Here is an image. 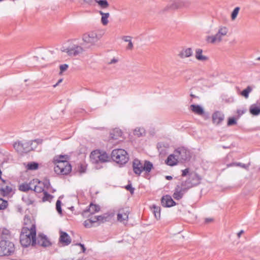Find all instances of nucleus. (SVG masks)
Segmentation results:
<instances>
[{
    "mask_svg": "<svg viewBox=\"0 0 260 260\" xmlns=\"http://www.w3.org/2000/svg\"><path fill=\"white\" fill-rule=\"evenodd\" d=\"M1 237L2 240L8 239L10 236V232L6 228H1L0 230Z\"/></svg>",
    "mask_w": 260,
    "mask_h": 260,
    "instance_id": "27",
    "label": "nucleus"
},
{
    "mask_svg": "<svg viewBox=\"0 0 260 260\" xmlns=\"http://www.w3.org/2000/svg\"><path fill=\"white\" fill-rule=\"evenodd\" d=\"M31 183H29V184L27 183H23L21 184L19 187V189L22 191H27L29 190H32V187H31Z\"/></svg>",
    "mask_w": 260,
    "mask_h": 260,
    "instance_id": "32",
    "label": "nucleus"
},
{
    "mask_svg": "<svg viewBox=\"0 0 260 260\" xmlns=\"http://www.w3.org/2000/svg\"><path fill=\"white\" fill-rule=\"evenodd\" d=\"M80 172L81 173H84L85 172V169L84 167L81 166L80 169Z\"/></svg>",
    "mask_w": 260,
    "mask_h": 260,
    "instance_id": "55",
    "label": "nucleus"
},
{
    "mask_svg": "<svg viewBox=\"0 0 260 260\" xmlns=\"http://www.w3.org/2000/svg\"><path fill=\"white\" fill-rule=\"evenodd\" d=\"M2 182L0 183L1 186V191L3 193V197L10 195L13 192L14 189V186L8 180H5L1 179Z\"/></svg>",
    "mask_w": 260,
    "mask_h": 260,
    "instance_id": "10",
    "label": "nucleus"
},
{
    "mask_svg": "<svg viewBox=\"0 0 260 260\" xmlns=\"http://www.w3.org/2000/svg\"><path fill=\"white\" fill-rule=\"evenodd\" d=\"M67 155H60L54 158V172L58 175H66L72 170V167L67 159Z\"/></svg>",
    "mask_w": 260,
    "mask_h": 260,
    "instance_id": "2",
    "label": "nucleus"
},
{
    "mask_svg": "<svg viewBox=\"0 0 260 260\" xmlns=\"http://www.w3.org/2000/svg\"><path fill=\"white\" fill-rule=\"evenodd\" d=\"M30 224L25 223L20 236V242L23 247H27L31 244H36V228L34 223L29 221Z\"/></svg>",
    "mask_w": 260,
    "mask_h": 260,
    "instance_id": "1",
    "label": "nucleus"
},
{
    "mask_svg": "<svg viewBox=\"0 0 260 260\" xmlns=\"http://www.w3.org/2000/svg\"><path fill=\"white\" fill-rule=\"evenodd\" d=\"M244 112H245V111H241V110H238L237 111V113H238L239 114H243Z\"/></svg>",
    "mask_w": 260,
    "mask_h": 260,
    "instance_id": "59",
    "label": "nucleus"
},
{
    "mask_svg": "<svg viewBox=\"0 0 260 260\" xmlns=\"http://www.w3.org/2000/svg\"><path fill=\"white\" fill-rule=\"evenodd\" d=\"M179 161L184 162L189 160L191 155L189 150L185 147H179L174 151Z\"/></svg>",
    "mask_w": 260,
    "mask_h": 260,
    "instance_id": "9",
    "label": "nucleus"
},
{
    "mask_svg": "<svg viewBox=\"0 0 260 260\" xmlns=\"http://www.w3.org/2000/svg\"><path fill=\"white\" fill-rule=\"evenodd\" d=\"M85 3L89 4V5H92L93 3L95 2V0H83Z\"/></svg>",
    "mask_w": 260,
    "mask_h": 260,
    "instance_id": "51",
    "label": "nucleus"
},
{
    "mask_svg": "<svg viewBox=\"0 0 260 260\" xmlns=\"http://www.w3.org/2000/svg\"><path fill=\"white\" fill-rule=\"evenodd\" d=\"M59 242L64 245H69L71 243V239L66 232L60 231Z\"/></svg>",
    "mask_w": 260,
    "mask_h": 260,
    "instance_id": "16",
    "label": "nucleus"
},
{
    "mask_svg": "<svg viewBox=\"0 0 260 260\" xmlns=\"http://www.w3.org/2000/svg\"><path fill=\"white\" fill-rule=\"evenodd\" d=\"M68 68V65L67 64H61L59 67V69H60L61 72H63L65 71L66 70H67Z\"/></svg>",
    "mask_w": 260,
    "mask_h": 260,
    "instance_id": "48",
    "label": "nucleus"
},
{
    "mask_svg": "<svg viewBox=\"0 0 260 260\" xmlns=\"http://www.w3.org/2000/svg\"><path fill=\"white\" fill-rule=\"evenodd\" d=\"M190 96L193 98H195L197 97L195 95H194V94H193L192 93L190 94Z\"/></svg>",
    "mask_w": 260,
    "mask_h": 260,
    "instance_id": "64",
    "label": "nucleus"
},
{
    "mask_svg": "<svg viewBox=\"0 0 260 260\" xmlns=\"http://www.w3.org/2000/svg\"><path fill=\"white\" fill-rule=\"evenodd\" d=\"M224 118V114L219 111H216L212 115L213 122L217 125L220 124L223 120Z\"/></svg>",
    "mask_w": 260,
    "mask_h": 260,
    "instance_id": "19",
    "label": "nucleus"
},
{
    "mask_svg": "<svg viewBox=\"0 0 260 260\" xmlns=\"http://www.w3.org/2000/svg\"><path fill=\"white\" fill-rule=\"evenodd\" d=\"M61 81H62V80H61V79L59 80L58 81V82H57L55 85H54V87H56V86L58 84V83H60V82H61Z\"/></svg>",
    "mask_w": 260,
    "mask_h": 260,
    "instance_id": "63",
    "label": "nucleus"
},
{
    "mask_svg": "<svg viewBox=\"0 0 260 260\" xmlns=\"http://www.w3.org/2000/svg\"><path fill=\"white\" fill-rule=\"evenodd\" d=\"M236 120L234 117L229 118L228 121V125L231 126L236 124Z\"/></svg>",
    "mask_w": 260,
    "mask_h": 260,
    "instance_id": "46",
    "label": "nucleus"
},
{
    "mask_svg": "<svg viewBox=\"0 0 260 260\" xmlns=\"http://www.w3.org/2000/svg\"><path fill=\"white\" fill-rule=\"evenodd\" d=\"M212 219L211 218H206V220H205V221L206 222L208 223L210 221H212Z\"/></svg>",
    "mask_w": 260,
    "mask_h": 260,
    "instance_id": "60",
    "label": "nucleus"
},
{
    "mask_svg": "<svg viewBox=\"0 0 260 260\" xmlns=\"http://www.w3.org/2000/svg\"><path fill=\"white\" fill-rule=\"evenodd\" d=\"M244 233V231L241 230L238 233V237H240L241 235Z\"/></svg>",
    "mask_w": 260,
    "mask_h": 260,
    "instance_id": "57",
    "label": "nucleus"
},
{
    "mask_svg": "<svg viewBox=\"0 0 260 260\" xmlns=\"http://www.w3.org/2000/svg\"><path fill=\"white\" fill-rule=\"evenodd\" d=\"M84 49L82 47L76 44L70 45L67 48L64 49L63 51L68 53L70 56H75L83 52Z\"/></svg>",
    "mask_w": 260,
    "mask_h": 260,
    "instance_id": "11",
    "label": "nucleus"
},
{
    "mask_svg": "<svg viewBox=\"0 0 260 260\" xmlns=\"http://www.w3.org/2000/svg\"><path fill=\"white\" fill-rule=\"evenodd\" d=\"M83 40L87 43L93 44L97 41L96 34L94 32H91L88 35H84Z\"/></svg>",
    "mask_w": 260,
    "mask_h": 260,
    "instance_id": "17",
    "label": "nucleus"
},
{
    "mask_svg": "<svg viewBox=\"0 0 260 260\" xmlns=\"http://www.w3.org/2000/svg\"><path fill=\"white\" fill-rule=\"evenodd\" d=\"M13 243L6 240L0 241V256L10 255L14 252Z\"/></svg>",
    "mask_w": 260,
    "mask_h": 260,
    "instance_id": "7",
    "label": "nucleus"
},
{
    "mask_svg": "<svg viewBox=\"0 0 260 260\" xmlns=\"http://www.w3.org/2000/svg\"><path fill=\"white\" fill-rule=\"evenodd\" d=\"M34 191H35L37 193H41V192H44L45 190H44V188L40 185H36L34 186V188H32V189Z\"/></svg>",
    "mask_w": 260,
    "mask_h": 260,
    "instance_id": "40",
    "label": "nucleus"
},
{
    "mask_svg": "<svg viewBox=\"0 0 260 260\" xmlns=\"http://www.w3.org/2000/svg\"><path fill=\"white\" fill-rule=\"evenodd\" d=\"M111 158L116 163L122 165L125 164L129 159L127 152L123 149H114L111 152Z\"/></svg>",
    "mask_w": 260,
    "mask_h": 260,
    "instance_id": "5",
    "label": "nucleus"
},
{
    "mask_svg": "<svg viewBox=\"0 0 260 260\" xmlns=\"http://www.w3.org/2000/svg\"><path fill=\"white\" fill-rule=\"evenodd\" d=\"M8 206V202L7 201L3 200L0 197V210H4Z\"/></svg>",
    "mask_w": 260,
    "mask_h": 260,
    "instance_id": "41",
    "label": "nucleus"
},
{
    "mask_svg": "<svg viewBox=\"0 0 260 260\" xmlns=\"http://www.w3.org/2000/svg\"><path fill=\"white\" fill-rule=\"evenodd\" d=\"M90 158L93 164H99L107 162L109 157L105 152H101L99 150H94L91 153Z\"/></svg>",
    "mask_w": 260,
    "mask_h": 260,
    "instance_id": "8",
    "label": "nucleus"
},
{
    "mask_svg": "<svg viewBox=\"0 0 260 260\" xmlns=\"http://www.w3.org/2000/svg\"><path fill=\"white\" fill-rule=\"evenodd\" d=\"M192 54V51L191 48H188L182 50L179 54V56L181 58L190 57Z\"/></svg>",
    "mask_w": 260,
    "mask_h": 260,
    "instance_id": "26",
    "label": "nucleus"
},
{
    "mask_svg": "<svg viewBox=\"0 0 260 260\" xmlns=\"http://www.w3.org/2000/svg\"><path fill=\"white\" fill-rule=\"evenodd\" d=\"M44 187L46 188L47 190H49V188L51 187V184L48 179H45L43 182Z\"/></svg>",
    "mask_w": 260,
    "mask_h": 260,
    "instance_id": "44",
    "label": "nucleus"
},
{
    "mask_svg": "<svg viewBox=\"0 0 260 260\" xmlns=\"http://www.w3.org/2000/svg\"><path fill=\"white\" fill-rule=\"evenodd\" d=\"M179 159L177 157V156L175 152L173 154L169 155L167 159L165 160V163L170 166H174L177 164Z\"/></svg>",
    "mask_w": 260,
    "mask_h": 260,
    "instance_id": "20",
    "label": "nucleus"
},
{
    "mask_svg": "<svg viewBox=\"0 0 260 260\" xmlns=\"http://www.w3.org/2000/svg\"><path fill=\"white\" fill-rule=\"evenodd\" d=\"M145 131L144 128L137 127L134 132V134L138 137L142 136L145 134Z\"/></svg>",
    "mask_w": 260,
    "mask_h": 260,
    "instance_id": "33",
    "label": "nucleus"
},
{
    "mask_svg": "<svg viewBox=\"0 0 260 260\" xmlns=\"http://www.w3.org/2000/svg\"><path fill=\"white\" fill-rule=\"evenodd\" d=\"M153 168V164L148 160H145L144 162L136 158L133 162V169L134 172L137 175H140L143 171L148 173Z\"/></svg>",
    "mask_w": 260,
    "mask_h": 260,
    "instance_id": "4",
    "label": "nucleus"
},
{
    "mask_svg": "<svg viewBox=\"0 0 260 260\" xmlns=\"http://www.w3.org/2000/svg\"><path fill=\"white\" fill-rule=\"evenodd\" d=\"M189 5V2L187 0H176L172 4L173 9H180L183 7H187Z\"/></svg>",
    "mask_w": 260,
    "mask_h": 260,
    "instance_id": "21",
    "label": "nucleus"
},
{
    "mask_svg": "<svg viewBox=\"0 0 260 260\" xmlns=\"http://www.w3.org/2000/svg\"><path fill=\"white\" fill-rule=\"evenodd\" d=\"M152 211L154 214L155 217L158 219L160 217V207L156 205H153L152 207Z\"/></svg>",
    "mask_w": 260,
    "mask_h": 260,
    "instance_id": "30",
    "label": "nucleus"
},
{
    "mask_svg": "<svg viewBox=\"0 0 260 260\" xmlns=\"http://www.w3.org/2000/svg\"><path fill=\"white\" fill-rule=\"evenodd\" d=\"M250 113L255 116L260 114V107L255 105H252L249 108Z\"/></svg>",
    "mask_w": 260,
    "mask_h": 260,
    "instance_id": "31",
    "label": "nucleus"
},
{
    "mask_svg": "<svg viewBox=\"0 0 260 260\" xmlns=\"http://www.w3.org/2000/svg\"><path fill=\"white\" fill-rule=\"evenodd\" d=\"M161 203L162 206L165 207H171L176 205V203L169 195L163 196L161 200Z\"/></svg>",
    "mask_w": 260,
    "mask_h": 260,
    "instance_id": "15",
    "label": "nucleus"
},
{
    "mask_svg": "<svg viewBox=\"0 0 260 260\" xmlns=\"http://www.w3.org/2000/svg\"><path fill=\"white\" fill-rule=\"evenodd\" d=\"M122 132L117 128L114 129L110 133V138L113 140H117L119 137L122 136Z\"/></svg>",
    "mask_w": 260,
    "mask_h": 260,
    "instance_id": "25",
    "label": "nucleus"
},
{
    "mask_svg": "<svg viewBox=\"0 0 260 260\" xmlns=\"http://www.w3.org/2000/svg\"><path fill=\"white\" fill-rule=\"evenodd\" d=\"M100 210V207L95 204L91 203L88 208L82 212V215L84 217H88L90 214H93Z\"/></svg>",
    "mask_w": 260,
    "mask_h": 260,
    "instance_id": "13",
    "label": "nucleus"
},
{
    "mask_svg": "<svg viewBox=\"0 0 260 260\" xmlns=\"http://www.w3.org/2000/svg\"><path fill=\"white\" fill-rule=\"evenodd\" d=\"M185 192V191L180 188V185H177L175 188L173 197L175 199L179 200L183 197V194Z\"/></svg>",
    "mask_w": 260,
    "mask_h": 260,
    "instance_id": "22",
    "label": "nucleus"
},
{
    "mask_svg": "<svg viewBox=\"0 0 260 260\" xmlns=\"http://www.w3.org/2000/svg\"><path fill=\"white\" fill-rule=\"evenodd\" d=\"M108 216L105 215L97 216L95 220H98L100 222L104 223L108 221Z\"/></svg>",
    "mask_w": 260,
    "mask_h": 260,
    "instance_id": "39",
    "label": "nucleus"
},
{
    "mask_svg": "<svg viewBox=\"0 0 260 260\" xmlns=\"http://www.w3.org/2000/svg\"><path fill=\"white\" fill-rule=\"evenodd\" d=\"M228 32V28L224 26H220L218 30L214 36H209L206 37V41L208 43L214 44L216 42H220L222 38L225 36Z\"/></svg>",
    "mask_w": 260,
    "mask_h": 260,
    "instance_id": "6",
    "label": "nucleus"
},
{
    "mask_svg": "<svg viewBox=\"0 0 260 260\" xmlns=\"http://www.w3.org/2000/svg\"><path fill=\"white\" fill-rule=\"evenodd\" d=\"M233 166H240L242 168H245V169H246L248 167V166H247L245 164H242L241 162L233 163V164H230L229 165H228V167H231Z\"/></svg>",
    "mask_w": 260,
    "mask_h": 260,
    "instance_id": "43",
    "label": "nucleus"
},
{
    "mask_svg": "<svg viewBox=\"0 0 260 260\" xmlns=\"http://www.w3.org/2000/svg\"><path fill=\"white\" fill-rule=\"evenodd\" d=\"M203 50L198 48L196 50L195 57L196 59L200 61H206L208 59V57L206 56L202 55Z\"/></svg>",
    "mask_w": 260,
    "mask_h": 260,
    "instance_id": "24",
    "label": "nucleus"
},
{
    "mask_svg": "<svg viewBox=\"0 0 260 260\" xmlns=\"http://www.w3.org/2000/svg\"><path fill=\"white\" fill-rule=\"evenodd\" d=\"M93 221L92 220H90V219L86 220L84 222V225L86 228H90L92 226V224L93 223Z\"/></svg>",
    "mask_w": 260,
    "mask_h": 260,
    "instance_id": "45",
    "label": "nucleus"
},
{
    "mask_svg": "<svg viewBox=\"0 0 260 260\" xmlns=\"http://www.w3.org/2000/svg\"><path fill=\"white\" fill-rule=\"evenodd\" d=\"M122 39L125 42H129L131 41V37L130 36H124Z\"/></svg>",
    "mask_w": 260,
    "mask_h": 260,
    "instance_id": "50",
    "label": "nucleus"
},
{
    "mask_svg": "<svg viewBox=\"0 0 260 260\" xmlns=\"http://www.w3.org/2000/svg\"><path fill=\"white\" fill-rule=\"evenodd\" d=\"M240 9V8L239 7H237L234 9V10L233 11V12H232V14H231L232 20H234L236 18V17H237V15L238 14V13L239 12Z\"/></svg>",
    "mask_w": 260,
    "mask_h": 260,
    "instance_id": "38",
    "label": "nucleus"
},
{
    "mask_svg": "<svg viewBox=\"0 0 260 260\" xmlns=\"http://www.w3.org/2000/svg\"><path fill=\"white\" fill-rule=\"evenodd\" d=\"M39 165L36 162H31L26 166V169L28 170H36L38 168Z\"/></svg>",
    "mask_w": 260,
    "mask_h": 260,
    "instance_id": "34",
    "label": "nucleus"
},
{
    "mask_svg": "<svg viewBox=\"0 0 260 260\" xmlns=\"http://www.w3.org/2000/svg\"><path fill=\"white\" fill-rule=\"evenodd\" d=\"M125 188L129 191V192L132 194L134 192L135 188L132 187L131 184H128L125 186Z\"/></svg>",
    "mask_w": 260,
    "mask_h": 260,
    "instance_id": "47",
    "label": "nucleus"
},
{
    "mask_svg": "<svg viewBox=\"0 0 260 260\" xmlns=\"http://www.w3.org/2000/svg\"><path fill=\"white\" fill-rule=\"evenodd\" d=\"M252 89L250 86H248L247 88L244 89L241 93V94L245 97L246 99H247L249 96V94L251 92Z\"/></svg>",
    "mask_w": 260,
    "mask_h": 260,
    "instance_id": "35",
    "label": "nucleus"
},
{
    "mask_svg": "<svg viewBox=\"0 0 260 260\" xmlns=\"http://www.w3.org/2000/svg\"><path fill=\"white\" fill-rule=\"evenodd\" d=\"M166 178L168 180H171L173 178L171 176H166Z\"/></svg>",
    "mask_w": 260,
    "mask_h": 260,
    "instance_id": "58",
    "label": "nucleus"
},
{
    "mask_svg": "<svg viewBox=\"0 0 260 260\" xmlns=\"http://www.w3.org/2000/svg\"><path fill=\"white\" fill-rule=\"evenodd\" d=\"M77 245L81 246L83 252H85L86 248L85 247V246H84V245L83 244H82L81 243H77Z\"/></svg>",
    "mask_w": 260,
    "mask_h": 260,
    "instance_id": "52",
    "label": "nucleus"
},
{
    "mask_svg": "<svg viewBox=\"0 0 260 260\" xmlns=\"http://www.w3.org/2000/svg\"><path fill=\"white\" fill-rule=\"evenodd\" d=\"M99 13L102 15L101 22L104 25H106L108 23V18L109 17L110 14L109 13H104L103 11H100Z\"/></svg>",
    "mask_w": 260,
    "mask_h": 260,
    "instance_id": "29",
    "label": "nucleus"
},
{
    "mask_svg": "<svg viewBox=\"0 0 260 260\" xmlns=\"http://www.w3.org/2000/svg\"><path fill=\"white\" fill-rule=\"evenodd\" d=\"M192 187H193V185L187 179L185 181H183L180 185V188L185 192Z\"/></svg>",
    "mask_w": 260,
    "mask_h": 260,
    "instance_id": "28",
    "label": "nucleus"
},
{
    "mask_svg": "<svg viewBox=\"0 0 260 260\" xmlns=\"http://www.w3.org/2000/svg\"><path fill=\"white\" fill-rule=\"evenodd\" d=\"M182 176H185L189 173V169L186 168V169L182 170Z\"/></svg>",
    "mask_w": 260,
    "mask_h": 260,
    "instance_id": "49",
    "label": "nucleus"
},
{
    "mask_svg": "<svg viewBox=\"0 0 260 260\" xmlns=\"http://www.w3.org/2000/svg\"><path fill=\"white\" fill-rule=\"evenodd\" d=\"M41 144H37V143H34V147H36V149H37V146L39 145H41Z\"/></svg>",
    "mask_w": 260,
    "mask_h": 260,
    "instance_id": "62",
    "label": "nucleus"
},
{
    "mask_svg": "<svg viewBox=\"0 0 260 260\" xmlns=\"http://www.w3.org/2000/svg\"><path fill=\"white\" fill-rule=\"evenodd\" d=\"M38 244L45 247L51 245L50 241L48 239L47 236L44 234L39 235Z\"/></svg>",
    "mask_w": 260,
    "mask_h": 260,
    "instance_id": "18",
    "label": "nucleus"
},
{
    "mask_svg": "<svg viewBox=\"0 0 260 260\" xmlns=\"http://www.w3.org/2000/svg\"><path fill=\"white\" fill-rule=\"evenodd\" d=\"M129 210L128 208H122L119 210L117 214V220L119 222H127L128 219Z\"/></svg>",
    "mask_w": 260,
    "mask_h": 260,
    "instance_id": "12",
    "label": "nucleus"
},
{
    "mask_svg": "<svg viewBox=\"0 0 260 260\" xmlns=\"http://www.w3.org/2000/svg\"><path fill=\"white\" fill-rule=\"evenodd\" d=\"M202 178L195 172H191L189 174L187 180L192 184L193 186H196L200 183Z\"/></svg>",
    "mask_w": 260,
    "mask_h": 260,
    "instance_id": "14",
    "label": "nucleus"
},
{
    "mask_svg": "<svg viewBox=\"0 0 260 260\" xmlns=\"http://www.w3.org/2000/svg\"><path fill=\"white\" fill-rule=\"evenodd\" d=\"M33 181L35 183H38L39 184H40L41 183V182L40 181H38V179H34L33 180Z\"/></svg>",
    "mask_w": 260,
    "mask_h": 260,
    "instance_id": "61",
    "label": "nucleus"
},
{
    "mask_svg": "<svg viewBox=\"0 0 260 260\" xmlns=\"http://www.w3.org/2000/svg\"><path fill=\"white\" fill-rule=\"evenodd\" d=\"M117 61H118V59L114 58L112 59H111V60L109 62V64H111L115 63Z\"/></svg>",
    "mask_w": 260,
    "mask_h": 260,
    "instance_id": "54",
    "label": "nucleus"
},
{
    "mask_svg": "<svg viewBox=\"0 0 260 260\" xmlns=\"http://www.w3.org/2000/svg\"><path fill=\"white\" fill-rule=\"evenodd\" d=\"M96 217H97V216H95L93 218H90L89 219H90V220L93 221V223H95V222L98 221V220H96L95 219L96 218Z\"/></svg>",
    "mask_w": 260,
    "mask_h": 260,
    "instance_id": "56",
    "label": "nucleus"
},
{
    "mask_svg": "<svg viewBox=\"0 0 260 260\" xmlns=\"http://www.w3.org/2000/svg\"><path fill=\"white\" fill-rule=\"evenodd\" d=\"M42 140L40 139L28 142L18 141L14 143L13 147L18 153L22 154L36 150V147L33 146L34 143L42 144Z\"/></svg>",
    "mask_w": 260,
    "mask_h": 260,
    "instance_id": "3",
    "label": "nucleus"
},
{
    "mask_svg": "<svg viewBox=\"0 0 260 260\" xmlns=\"http://www.w3.org/2000/svg\"><path fill=\"white\" fill-rule=\"evenodd\" d=\"M61 202L60 200H58L56 203V209L57 211L60 213H62V209L61 208Z\"/></svg>",
    "mask_w": 260,
    "mask_h": 260,
    "instance_id": "42",
    "label": "nucleus"
},
{
    "mask_svg": "<svg viewBox=\"0 0 260 260\" xmlns=\"http://www.w3.org/2000/svg\"><path fill=\"white\" fill-rule=\"evenodd\" d=\"M133 48V44L132 43V41L128 42V46L127 47V49H132Z\"/></svg>",
    "mask_w": 260,
    "mask_h": 260,
    "instance_id": "53",
    "label": "nucleus"
},
{
    "mask_svg": "<svg viewBox=\"0 0 260 260\" xmlns=\"http://www.w3.org/2000/svg\"><path fill=\"white\" fill-rule=\"evenodd\" d=\"M95 2L103 9L106 8L109 6V4L107 0H95Z\"/></svg>",
    "mask_w": 260,
    "mask_h": 260,
    "instance_id": "36",
    "label": "nucleus"
},
{
    "mask_svg": "<svg viewBox=\"0 0 260 260\" xmlns=\"http://www.w3.org/2000/svg\"><path fill=\"white\" fill-rule=\"evenodd\" d=\"M44 193V197H43V201L46 202V201H49L50 202L51 200L53 198V196L51 194H49L47 191H45L43 192Z\"/></svg>",
    "mask_w": 260,
    "mask_h": 260,
    "instance_id": "37",
    "label": "nucleus"
},
{
    "mask_svg": "<svg viewBox=\"0 0 260 260\" xmlns=\"http://www.w3.org/2000/svg\"><path fill=\"white\" fill-rule=\"evenodd\" d=\"M190 110L195 114L202 115L204 114V111L203 108L198 105H191L190 106Z\"/></svg>",
    "mask_w": 260,
    "mask_h": 260,
    "instance_id": "23",
    "label": "nucleus"
}]
</instances>
